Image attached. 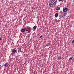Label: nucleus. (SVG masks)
<instances>
[{"instance_id": "6", "label": "nucleus", "mask_w": 74, "mask_h": 74, "mask_svg": "<svg viewBox=\"0 0 74 74\" xmlns=\"http://www.w3.org/2000/svg\"><path fill=\"white\" fill-rule=\"evenodd\" d=\"M37 28V26L35 25L34 27H33V29H34V30H35V29H36Z\"/></svg>"}, {"instance_id": "14", "label": "nucleus", "mask_w": 74, "mask_h": 74, "mask_svg": "<svg viewBox=\"0 0 74 74\" xmlns=\"http://www.w3.org/2000/svg\"><path fill=\"white\" fill-rule=\"evenodd\" d=\"M58 60H60V59H62V58L60 57H58Z\"/></svg>"}, {"instance_id": "1", "label": "nucleus", "mask_w": 74, "mask_h": 74, "mask_svg": "<svg viewBox=\"0 0 74 74\" xmlns=\"http://www.w3.org/2000/svg\"><path fill=\"white\" fill-rule=\"evenodd\" d=\"M57 1H58V0H53L51 1L49 3L50 7H53L55 5H56Z\"/></svg>"}, {"instance_id": "16", "label": "nucleus", "mask_w": 74, "mask_h": 74, "mask_svg": "<svg viewBox=\"0 0 74 74\" xmlns=\"http://www.w3.org/2000/svg\"><path fill=\"white\" fill-rule=\"evenodd\" d=\"M58 1H59V2L60 1H62V2H63V0H59Z\"/></svg>"}, {"instance_id": "4", "label": "nucleus", "mask_w": 74, "mask_h": 74, "mask_svg": "<svg viewBox=\"0 0 74 74\" xmlns=\"http://www.w3.org/2000/svg\"><path fill=\"white\" fill-rule=\"evenodd\" d=\"M25 29H26V28H24L23 29L21 30L22 33H24V32H25Z\"/></svg>"}, {"instance_id": "18", "label": "nucleus", "mask_w": 74, "mask_h": 74, "mask_svg": "<svg viewBox=\"0 0 74 74\" xmlns=\"http://www.w3.org/2000/svg\"><path fill=\"white\" fill-rule=\"evenodd\" d=\"M42 36H40V38H42Z\"/></svg>"}, {"instance_id": "19", "label": "nucleus", "mask_w": 74, "mask_h": 74, "mask_svg": "<svg viewBox=\"0 0 74 74\" xmlns=\"http://www.w3.org/2000/svg\"><path fill=\"white\" fill-rule=\"evenodd\" d=\"M49 43H47V46H48V45H49Z\"/></svg>"}, {"instance_id": "2", "label": "nucleus", "mask_w": 74, "mask_h": 74, "mask_svg": "<svg viewBox=\"0 0 74 74\" xmlns=\"http://www.w3.org/2000/svg\"><path fill=\"white\" fill-rule=\"evenodd\" d=\"M68 10L67 8H66V7L63 8V11L64 12H66Z\"/></svg>"}, {"instance_id": "20", "label": "nucleus", "mask_w": 74, "mask_h": 74, "mask_svg": "<svg viewBox=\"0 0 74 74\" xmlns=\"http://www.w3.org/2000/svg\"><path fill=\"white\" fill-rule=\"evenodd\" d=\"M1 40V38H0V40Z\"/></svg>"}, {"instance_id": "21", "label": "nucleus", "mask_w": 74, "mask_h": 74, "mask_svg": "<svg viewBox=\"0 0 74 74\" xmlns=\"http://www.w3.org/2000/svg\"><path fill=\"white\" fill-rule=\"evenodd\" d=\"M12 44H14V42H12Z\"/></svg>"}, {"instance_id": "13", "label": "nucleus", "mask_w": 74, "mask_h": 74, "mask_svg": "<svg viewBox=\"0 0 74 74\" xmlns=\"http://www.w3.org/2000/svg\"><path fill=\"white\" fill-rule=\"evenodd\" d=\"M67 14V13L66 12H65L64 13V16H66Z\"/></svg>"}, {"instance_id": "11", "label": "nucleus", "mask_w": 74, "mask_h": 74, "mask_svg": "<svg viewBox=\"0 0 74 74\" xmlns=\"http://www.w3.org/2000/svg\"><path fill=\"white\" fill-rule=\"evenodd\" d=\"M73 58V57H71L70 58H69V60H72V59Z\"/></svg>"}, {"instance_id": "10", "label": "nucleus", "mask_w": 74, "mask_h": 74, "mask_svg": "<svg viewBox=\"0 0 74 74\" xmlns=\"http://www.w3.org/2000/svg\"><path fill=\"white\" fill-rule=\"evenodd\" d=\"M26 27V28L27 29H30V27H29V26H27L25 27V28Z\"/></svg>"}, {"instance_id": "3", "label": "nucleus", "mask_w": 74, "mask_h": 74, "mask_svg": "<svg viewBox=\"0 0 74 74\" xmlns=\"http://www.w3.org/2000/svg\"><path fill=\"white\" fill-rule=\"evenodd\" d=\"M30 32H31V30L30 29L27 30L25 31V33H30Z\"/></svg>"}, {"instance_id": "5", "label": "nucleus", "mask_w": 74, "mask_h": 74, "mask_svg": "<svg viewBox=\"0 0 74 74\" xmlns=\"http://www.w3.org/2000/svg\"><path fill=\"white\" fill-rule=\"evenodd\" d=\"M58 15L59 14H58V13H56L55 14V16L56 18H57Z\"/></svg>"}, {"instance_id": "9", "label": "nucleus", "mask_w": 74, "mask_h": 74, "mask_svg": "<svg viewBox=\"0 0 74 74\" xmlns=\"http://www.w3.org/2000/svg\"><path fill=\"white\" fill-rule=\"evenodd\" d=\"M56 9V10H60V7H57Z\"/></svg>"}, {"instance_id": "12", "label": "nucleus", "mask_w": 74, "mask_h": 74, "mask_svg": "<svg viewBox=\"0 0 74 74\" xmlns=\"http://www.w3.org/2000/svg\"><path fill=\"white\" fill-rule=\"evenodd\" d=\"M8 64V62H6L5 64H4V66H6Z\"/></svg>"}, {"instance_id": "8", "label": "nucleus", "mask_w": 74, "mask_h": 74, "mask_svg": "<svg viewBox=\"0 0 74 74\" xmlns=\"http://www.w3.org/2000/svg\"><path fill=\"white\" fill-rule=\"evenodd\" d=\"M12 51L13 53H15L16 52V50L15 49H13Z\"/></svg>"}, {"instance_id": "7", "label": "nucleus", "mask_w": 74, "mask_h": 74, "mask_svg": "<svg viewBox=\"0 0 74 74\" xmlns=\"http://www.w3.org/2000/svg\"><path fill=\"white\" fill-rule=\"evenodd\" d=\"M21 51V49L20 48L18 49V53H19V52H20Z\"/></svg>"}, {"instance_id": "15", "label": "nucleus", "mask_w": 74, "mask_h": 74, "mask_svg": "<svg viewBox=\"0 0 74 74\" xmlns=\"http://www.w3.org/2000/svg\"><path fill=\"white\" fill-rule=\"evenodd\" d=\"M60 18H59V19H60H60H62V17L61 16H60Z\"/></svg>"}, {"instance_id": "17", "label": "nucleus", "mask_w": 74, "mask_h": 74, "mask_svg": "<svg viewBox=\"0 0 74 74\" xmlns=\"http://www.w3.org/2000/svg\"><path fill=\"white\" fill-rule=\"evenodd\" d=\"M72 44H74V40H73L72 42Z\"/></svg>"}]
</instances>
